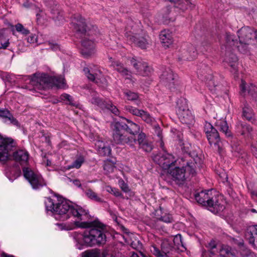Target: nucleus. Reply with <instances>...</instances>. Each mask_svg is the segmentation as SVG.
<instances>
[{"label":"nucleus","mask_w":257,"mask_h":257,"mask_svg":"<svg viewBox=\"0 0 257 257\" xmlns=\"http://www.w3.org/2000/svg\"><path fill=\"white\" fill-rule=\"evenodd\" d=\"M238 41L235 37L230 33L226 34V42L228 45L235 47L241 53L248 52V46L253 41H257V31L248 27H242L237 31Z\"/></svg>","instance_id":"20e7f679"},{"label":"nucleus","mask_w":257,"mask_h":257,"mask_svg":"<svg viewBox=\"0 0 257 257\" xmlns=\"http://www.w3.org/2000/svg\"><path fill=\"white\" fill-rule=\"evenodd\" d=\"M45 203L46 210L53 212L55 218L61 221H65L71 216L79 220H87L90 217L88 210L78 205H72L62 198L49 197Z\"/></svg>","instance_id":"f257e3e1"},{"label":"nucleus","mask_w":257,"mask_h":257,"mask_svg":"<svg viewBox=\"0 0 257 257\" xmlns=\"http://www.w3.org/2000/svg\"><path fill=\"white\" fill-rule=\"evenodd\" d=\"M95 145L100 156L105 157L111 154V150L107 142L98 140L96 141Z\"/></svg>","instance_id":"412c9836"},{"label":"nucleus","mask_w":257,"mask_h":257,"mask_svg":"<svg viewBox=\"0 0 257 257\" xmlns=\"http://www.w3.org/2000/svg\"><path fill=\"white\" fill-rule=\"evenodd\" d=\"M130 39L131 41L134 42L139 47L142 49H146L147 45H148V43L147 40L144 38H142L140 39L136 40V38L134 36H130Z\"/></svg>","instance_id":"e433bc0d"},{"label":"nucleus","mask_w":257,"mask_h":257,"mask_svg":"<svg viewBox=\"0 0 257 257\" xmlns=\"http://www.w3.org/2000/svg\"><path fill=\"white\" fill-rule=\"evenodd\" d=\"M115 162L110 160H106L104 161L103 169L106 174H109L113 172L115 166Z\"/></svg>","instance_id":"72a5a7b5"},{"label":"nucleus","mask_w":257,"mask_h":257,"mask_svg":"<svg viewBox=\"0 0 257 257\" xmlns=\"http://www.w3.org/2000/svg\"><path fill=\"white\" fill-rule=\"evenodd\" d=\"M232 149H233V150L235 151V152H238L240 150V148L238 149L237 147H235V148L234 149V147L233 146H232Z\"/></svg>","instance_id":"69168bd1"},{"label":"nucleus","mask_w":257,"mask_h":257,"mask_svg":"<svg viewBox=\"0 0 257 257\" xmlns=\"http://www.w3.org/2000/svg\"><path fill=\"white\" fill-rule=\"evenodd\" d=\"M198 78L202 81H210L213 79L212 71L210 69L204 64L198 66L197 70Z\"/></svg>","instance_id":"a211bd4d"},{"label":"nucleus","mask_w":257,"mask_h":257,"mask_svg":"<svg viewBox=\"0 0 257 257\" xmlns=\"http://www.w3.org/2000/svg\"><path fill=\"white\" fill-rule=\"evenodd\" d=\"M154 160L164 170H167V172L175 167L177 162L172 154L165 151L163 153H160L155 156Z\"/></svg>","instance_id":"9d476101"},{"label":"nucleus","mask_w":257,"mask_h":257,"mask_svg":"<svg viewBox=\"0 0 257 257\" xmlns=\"http://www.w3.org/2000/svg\"><path fill=\"white\" fill-rule=\"evenodd\" d=\"M11 113L10 111L6 109H0V117L5 119L4 122L7 123V117Z\"/></svg>","instance_id":"09e8293b"},{"label":"nucleus","mask_w":257,"mask_h":257,"mask_svg":"<svg viewBox=\"0 0 257 257\" xmlns=\"http://www.w3.org/2000/svg\"><path fill=\"white\" fill-rule=\"evenodd\" d=\"M251 151L253 153V154L257 157V147H252L251 149Z\"/></svg>","instance_id":"e2e57ef3"},{"label":"nucleus","mask_w":257,"mask_h":257,"mask_svg":"<svg viewBox=\"0 0 257 257\" xmlns=\"http://www.w3.org/2000/svg\"><path fill=\"white\" fill-rule=\"evenodd\" d=\"M108 191L116 197L121 196L122 195L121 193L118 190V189L115 188L110 187V190H108Z\"/></svg>","instance_id":"864d4df0"},{"label":"nucleus","mask_w":257,"mask_h":257,"mask_svg":"<svg viewBox=\"0 0 257 257\" xmlns=\"http://www.w3.org/2000/svg\"><path fill=\"white\" fill-rule=\"evenodd\" d=\"M94 53V43L91 40L84 39L82 41L81 54L85 58L91 56Z\"/></svg>","instance_id":"6ab92c4d"},{"label":"nucleus","mask_w":257,"mask_h":257,"mask_svg":"<svg viewBox=\"0 0 257 257\" xmlns=\"http://www.w3.org/2000/svg\"><path fill=\"white\" fill-rule=\"evenodd\" d=\"M205 246L208 249L210 256L212 257L217 252L216 248L217 243L215 240H211L209 242L207 243Z\"/></svg>","instance_id":"f704fd0d"},{"label":"nucleus","mask_w":257,"mask_h":257,"mask_svg":"<svg viewBox=\"0 0 257 257\" xmlns=\"http://www.w3.org/2000/svg\"><path fill=\"white\" fill-rule=\"evenodd\" d=\"M125 132L122 125V123L119 122L115 123L113 130V141L117 144H127L135 150L136 149V144H138L139 148L146 152H150L152 150L153 148L152 143L147 140L145 133L141 131L136 139L134 137L127 136L125 133Z\"/></svg>","instance_id":"7ed1b4c3"},{"label":"nucleus","mask_w":257,"mask_h":257,"mask_svg":"<svg viewBox=\"0 0 257 257\" xmlns=\"http://www.w3.org/2000/svg\"><path fill=\"white\" fill-rule=\"evenodd\" d=\"M175 7L182 11H185L188 9H193L195 5L191 3V0H185V2L181 1Z\"/></svg>","instance_id":"473e14b6"},{"label":"nucleus","mask_w":257,"mask_h":257,"mask_svg":"<svg viewBox=\"0 0 257 257\" xmlns=\"http://www.w3.org/2000/svg\"><path fill=\"white\" fill-rule=\"evenodd\" d=\"M71 24L78 35L85 34L87 31V25L85 20L79 14H74L71 17Z\"/></svg>","instance_id":"f3484780"},{"label":"nucleus","mask_w":257,"mask_h":257,"mask_svg":"<svg viewBox=\"0 0 257 257\" xmlns=\"http://www.w3.org/2000/svg\"><path fill=\"white\" fill-rule=\"evenodd\" d=\"M225 62H226L231 68V72L234 74H236L237 69V58L236 56L233 53H228L226 54L225 58L224 59Z\"/></svg>","instance_id":"393cba45"},{"label":"nucleus","mask_w":257,"mask_h":257,"mask_svg":"<svg viewBox=\"0 0 257 257\" xmlns=\"http://www.w3.org/2000/svg\"><path fill=\"white\" fill-rule=\"evenodd\" d=\"M132 257H139L137 254H133Z\"/></svg>","instance_id":"774afa93"},{"label":"nucleus","mask_w":257,"mask_h":257,"mask_svg":"<svg viewBox=\"0 0 257 257\" xmlns=\"http://www.w3.org/2000/svg\"><path fill=\"white\" fill-rule=\"evenodd\" d=\"M174 247L168 240H164L161 244V250L155 245L151 247V252L157 257H173V251Z\"/></svg>","instance_id":"4468645a"},{"label":"nucleus","mask_w":257,"mask_h":257,"mask_svg":"<svg viewBox=\"0 0 257 257\" xmlns=\"http://www.w3.org/2000/svg\"><path fill=\"white\" fill-rule=\"evenodd\" d=\"M245 235L249 243L257 248V225L249 227Z\"/></svg>","instance_id":"b1692460"},{"label":"nucleus","mask_w":257,"mask_h":257,"mask_svg":"<svg viewBox=\"0 0 257 257\" xmlns=\"http://www.w3.org/2000/svg\"><path fill=\"white\" fill-rule=\"evenodd\" d=\"M241 93L244 94L246 92V86L245 83L243 80H241V83L240 84Z\"/></svg>","instance_id":"4d7b16f0"},{"label":"nucleus","mask_w":257,"mask_h":257,"mask_svg":"<svg viewBox=\"0 0 257 257\" xmlns=\"http://www.w3.org/2000/svg\"><path fill=\"white\" fill-rule=\"evenodd\" d=\"M12 176H8L9 179L13 181L18 178L21 175V171L20 169H14L11 171Z\"/></svg>","instance_id":"a18cd8bd"},{"label":"nucleus","mask_w":257,"mask_h":257,"mask_svg":"<svg viewBox=\"0 0 257 257\" xmlns=\"http://www.w3.org/2000/svg\"><path fill=\"white\" fill-rule=\"evenodd\" d=\"M170 2L174 3L176 6L181 0H169Z\"/></svg>","instance_id":"0e129e2a"},{"label":"nucleus","mask_w":257,"mask_h":257,"mask_svg":"<svg viewBox=\"0 0 257 257\" xmlns=\"http://www.w3.org/2000/svg\"><path fill=\"white\" fill-rule=\"evenodd\" d=\"M204 132L210 145L217 146L218 150H219L220 149V144L221 142L219 133L217 130L211 123L206 122L204 125Z\"/></svg>","instance_id":"f8f14e48"},{"label":"nucleus","mask_w":257,"mask_h":257,"mask_svg":"<svg viewBox=\"0 0 257 257\" xmlns=\"http://www.w3.org/2000/svg\"><path fill=\"white\" fill-rule=\"evenodd\" d=\"M1 257H15L13 255L8 254L4 252H2L1 255Z\"/></svg>","instance_id":"680f3d73"},{"label":"nucleus","mask_w":257,"mask_h":257,"mask_svg":"<svg viewBox=\"0 0 257 257\" xmlns=\"http://www.w3.org/2000/svg\"><path fill=\"white\" fill-rule=\"evenodd\" d=\"M124 110L132 114L140 117L141 119L148 124L152 125L155 122V118L147 111L138 109L131 105H125Z\"/></svg>","instance_id":"ddd939ff"},{"label":"nucleus","mask_w":257,"mask_h":257,"mask_svg":"<svg viewBox=\"0 0 257 257\" xmlns=\"http://www.w3.org/2000/svg\"><path fill=\"white\" fill-rule=\"evenodd\" d=\"M113 67L123 76H126L127 79H131V72L118 61H114L112 63Z\"/></svg>","instance_id":"cd10ccee"},{"label":"nucleus","mask_w":257,"mask_h":257,"mask_svg":"<svg viewBox=\"0 0 257 257\" xmlns=\"http://www.w3.org/2000/svg\"><path fill=\"white\" fill-rule=\"evenodd\" d=\"M218 175L222 179V181H224V180L227 181V179H228L227 175L224 171H222L221 172H219L218 173Z\"/></svg>","instance_id":"6e6d98bb"},{"label":"nucleus","mask_w":257,"mask_h":257,"mask_svg":"<svg viewBox=\"0 0 257 257\" xmlns=\"http://www.w3.org/2000/svg\"><path fill=\"white\" fill-rule=\"evenodd\" d=\"M15 28L17 32L23 35H27L30 33L29 30L26 29L21 24L18 23L16 25Z\"/></svg>","instance_id":"c03bdc74"},{"label":"nucleus","mask_w":257,"mask_h":257,"mask_svg":"<svg viewBox=\"0 0 257 257\" xmlns=\"http://www.w3.org/2000/svg\"><path fill=\"white\" fill-rule=\"evenodd\" d=\"M85 194L86 196L91 200L98 202H102V199L97 195V193L91 189H87L85 192Z\"/></svg>","instance_id":"4c0bfd02"},{"label":"nucleus","mask_w":257,"mask_h":257,"mask_svg":"<svg viewBox=\"0 0 257 257\" xmlns=\"http://www.w3.org/2000/svg\"><path fill=\"white\" fill-rule=\"evenodd\" d=\"M123 93L128 100L135 101L139 98V95L137 93L130 90L125 91Z\"/></svg>","instance_id":"ea45409f"},{"label":"nucleus","mask_w":257,"mask_h":257,"mask_svg":"<svg viewBox=\"0 0 257 257\" xmlns=\"http://www.w3.org/2000/svg\"><path fill=\"white\" fill-rule=\"evenodd\" d=\"M247 91L256 101H257V87L252 84L247 86Z\"/></svg>","instance_id":"a19ab883"},{"label":"nucleus","mask_w":257,"mask_h":257,"mask_svg":"<svg viewBox=\"0 0 257 257\" xmlns=\"http://www.w3.org/2000/svg\"><path fill=\"white\" fill-rule=\"evenodd\" d=\"M84 162V159L83 157H79L77 158L74 162L72 164L70 168H75L77 169L79 168Z\"/></svg>","instance_id":"de8ad7c7"},{"label":"nucleus","mask_w":257,"mask_h":257,"mask_svg":"<svg viewBox=\"0 0 257 257\" xmlns=\"http://www.w3.org/2000/svg\"><path fill=\"white\" fill-rule=\"evenodd\" d=\"M177 114L182 123L189 124L194 120L191 111L188 109L187 102L185 99H180L177 103Z\"/></svg>","instance_id":"1a4fd4ad"},{"label":"nucleus","mask_w":257,"mask_h":257,"mask_svg":"<svg viewBox=\"0 0 257 257\" xmlns=\"http://www.w3.org/2000/svg\"><path fill=\"white\" fill-rule=\"evenodd\" d=\"M240 254L242 257H255L254 254L247 249H243Z\"/></svg>","instance_id":"3c124183"},{"label":"nucleus","mask_w":257,"mask_h":257,"mask_svg":"<svg viewBox=\"0 0 257 257\" xmlns=\"http://www.w3.org/2000/svg\"><path fill=\"white\" fill-rule=\"evenodd\" d=\"M127 124L122 123V125L123 128L125 129V131L129 133L130 134L132 135L135 138H137L136 137V135H138L141 132L140 131V126L137 123L133 122L131 120L128 119H125Z\"/></svg>","instance_id":"4be33fe9"},{"label":"nucleus","mask_w":257,"mask_h":257,"mask_svg":"<svg viewBox=\"0 0 257 257\" xmlns=\"http://www.w3.org/2000/svg\"><path fill=\"white\" fill-rule=\"evenodd\" d=\"M9 44H10V43L9 42V40H7L4 44H1V46H0V49H6L9 46Z\"/></svg>","instance_id":"bf43d9fd"},{"label":"nucleus","mask_w":257,"mask_h":257,"mask_svg":"<svg viewBox=\"0 0 257 257\" xmlns=\"http://www.w3.org/2000/svg\"><path fill=\"white\" fill-rule=\"evenodd\" d=\"M83 257H104L101 256V252L99 249H92L90 251L85 252Z\"/></svg>","instance_id":"37998d69"},{"label":"nucleus","mask_w":257,"mask_h":257,"mask_svg":"<svg viewBox=\"0 0 257 257\" xmlns=\"http://www.w3.org/2000/svg\"><path fill=\"white\" fill-rule=\"evenodd\" d=\"M161 81L170 89L175 88L177 83V76L172 70L167 68L160 76Z\"/></svg>","instance_id":"dca6fc26"},{"label":"nucleus","mask_w":257,"mask_h":257,"mask_svg":"<svg viewBox=\"0 0 257 257\" xmlns=\"http://www.w3.org/2000/svg\"><path fill=\"white\" fill-rule=\"evenodd\" d=\"M158 220L163 221L165 223H171L173 221L172 216L170 214H165L163 216L158 219Z\"/></svg>","instance_id":"8fccbe9b"},{"label":"nucleus","mask_w":257,"mask_h":257,"mask_svg":"<svg viewBox=\"0 0 257 257\" xmlns=\"http://www.w3.org/2000/svg\"><path fill=\"white\" fill-rule=\"evenodd\" d=\"M60 98L61 100L66 101L67 104H69L72 106H75L76 103L73 101L72 97L70 96L69 94L67 93L62 94Z\"/></svg>","instance_id":"58836bf2"},{"label":"nucleus","mask_w":257,"mask_h":257,"mask_svg":"<svg viewBox=\"0 0 257 257\" xmlns=\"http://www.w3.org/2000/svg\"><path fill=\"white\" fill-rule=\"evenodd\" d=\"M73 183L74 184L78 187H80L81 186V184L80 183V182L78 180H75L73 181Z\"/></svg>","instance_id":"052dcab7"},{"label":"nucleus","mask_w":257,"mask_h":257,"mask_svg":"<svg viewBox=\"0 0 257 257\" xmlns=\"http://www.w3.org/2000/svg\"><path fill=\"white\" fill-rule=\"evenodd\" d=\"M173 242L175 245L174 248H176L180 251H184L186 250V248L182 242V236L180 234L175 236Z\"/></svg>","instance_id":"7c9ffc66"},{"label":"nucleus","mask_w":257,"mask_h":257,"mask_svg":"<svg viewBox=\"0 0 257 257\" xmlns=\"http://www.w3.org/2000/svg\"><path fill=\"white\" fill-rule=\"evenodd\" d=\"M103 108H107L110 110L112 113L116 115L119 114V110L118 108L115 106L113 105L110 101H106L105 105H104Z\"/></svg>","instance_id":"79ce46f5"},{"label":"nucleus","mask_w":257,"mask_h":257,"mask_svg":"<svg viewBox=\"0 0 257 257\" xmlns=\"http://www.w3.org/2000/svg\"><path fill=\"white\" fill-rule=\"evenodd\" d=\"M49 44L51 49L53 50H56L59 49V46L57 44H53L52 43H49Z\"/></svg>","instance_id":"13d9d810"},{"label":"nucleus","mask_w":257,"mask_h":257,"mask_svg":"<svg viewBox=\"0 0 257 257\" xmlns=\"http://www.w3.org/2000/svg\"><path fill=\"white\" fill-rule=\"evenodd\" d=\"M7 123H9L12 125L20 127L19 121L15 118L13 114L11 113L7 117Z\"/></svg>","instance_id":"49530a36"},{"label":"nucleus","mask_w":257,"mask_h":257,"mask_svg":"<svg viewBox=\"0 0 257 257\" xmlns=\"http://www.w3.org/2000/svg\"><path fill=\"white\" fill-rule=\"evenodd\" d=\"M31 84L35 90H46L54 86L64 88L65 79L61 77L50 76L47 74H35L30 80Z\"/></svg>","instance_id":"423d86ee"},{"label":"nucleus","mask_w":257,"mask_h":257,"mask_svg":"<svg viewBox=\"0 0 257 257\" xmlns=\"http://www.w3.org/2000/svg\"><path fill=\"white\" fill-rule=\"evenodd\" d=\"M160 39L165 47H169L173 43V38L169 30H164L160 34Z\"/></svg>","instance_id":"a878e982"},{"label":"nucleus","mask_w":257,"mask_h":257,"mask_svg":"<svg viewBox=\"0 0 257 257\" xmlns=\"http://www.w3.org/2000/svg\"><path fill=\"white\" fill-rule=\"evenodd\" d=\"M161 146L162 148L164 150V143L163 142H161Z\"/></svg>","instance_id":"338daca9"},{"label":"nucleus","mask_w":257,"mask_h":257,"mask_svg":"<svg viewBox=\"0 0 257 257\" xmlns=\"http://www.w3.org/2000/svg\"><path fill=\"white\" fill-rule=\"evenodd\" d=\"M75 224L78 227L86 228L83 233H75L74 239L81 245L93 246L95 245H102L106 242V235L103 231L102 225L99 222L75 221Z\"/></svg>","instance_id":"f03ea898"},{"label":"nucleus","mask_w":257,"mask_h":257,"mask_svg":"<svg viewBox=\"0 0 257 257\" xmlns=\"http://www.w3.org/2000/svg\"><path fill=\"white\" fill-rule=\"evenodd\" d=\"M194 164L187 163L185 167L180 168L179 167H174L168 171V173L172 176L173 179L177 184H182L186 180V174L189 172V174L194 175L195 174V171L194 168Z\"/></svg>","instance_id":"0eeeda50"},{"label":"nucleus","mask_w":257,"mask_h":257,"mask_svg":"<svg viewBox=\"0 0 257 257\" xmlns=\"http://www.w3.org/2000/svg\"><path fill=\"white\" fill-rule=\"evenodd\" d=\"M14 160L21 166H26L28 164L29 158L28 152L24 150H19L13 153Z\"/></svg>","instance_id":"aec40b11"},{"label":"nucleus","mask_w":257,"mask_h":257,"mask_svg":"<svg viewBox=\"0 0 257 257\" xmlns=\"http://www.w3.org/2000/svg\"><path fill=\"white\" fill-rule=\"evenodd\" d=\"M119 184L121 189L123 192L127 193L130 191L128 185L125 184L123 180L119 181Z\"/></svg>","instance_id":"603ef678"},{"label":"nucleus","mask_w":257,"mask_h":257,"mask_svg":"<svg viewBox=\"0 0 257 257\" xmlns=\"http://www.w3.org/2000/svg\"><path fill=\"white\" fill-rule=\"evenodd\" d=\"M90 101L92 104H95L102 108H103L106 102V101H103L98 96V94L95 92H93L92 94V98Z\"/></svg>","instance_id":"c9c22d12"},{"label":"nucleus","mask_w":257,"mask_h":257,"mask_svg":"<svg viewBox=\"0 0 257 257\" xmlns=\"http://www.w3.org/2000/svg\"><path fill=\"white\" fill-rule=\"evenodd\" d=\"M131 64L136 69L137 73L143 76H149L153 72V69L149 64L144 61H137L133 59L131 60Z\"/></svg>","instance_id":"2eb2a0df"},{"label":"nucleus","mask_w":257,"mask_h":257,"mask_svg":"<svg viewBox=\"0 0 257 257\" xmlns=\"http://www.w3.org/2000/svg\"><path fill=\"white\" fill-rule=\"evenodd\" d=\"M252 131V127L248 124L241 122H238L236 124V131L241 135L250 133Z\"/></svg>","instance_id":"c85d7f7f"},{"label":"nucleus","mask_w":257,"mask_h":257,"mask_svg":"<svg viewBox=\"0 0 257 257\" xmlns=\"http://www.w3.org/2000/svg\"><path fill=\"white\" fill-rule=\"evenodd\" d=\"M215 126L220 131L223 133L227 137L232 136L231 132L229 129L226 121L224 119L218 120L215 122Z\"/></svg>","instance_id":"bb28decb"},{"label":"nucleus","mask_w":257,"mask_h":257,"mask_svg":"<svg viewBox=\"0 0 257 257\" xmlns=\"http://www.w3.org/2000/svg\"><path fill=\"white\" fill-rule=\"evenodd\" d=\"M242 116L248 121L253 120L254 114L251 108L246 103L242 108Z\"/></svg>","instance_id":"c756f323"},{"label":"nucleus","mask_w":257,"mask_h":257,"mask_svg":"<svg viewBox=\"0 0 257 257\" xmlns=\"http://www.w3.org/2000/svg\"><path fill=\"white\" fill-rule=\"evenodd\" d=\"M16 145L15 140L0 133V161H6L9 157L10 152Z\"/></svg>","instance_id":"9b49d317"},{"label":"nucleus","mask_w":257,"mask_h":257,"mask_svg":"<svg viewBox=\"0 0 257 257\" xmlns=\"http://www.w3.org/2000/svg\"><path fill=\"white\" fill-rule=\"evenodd\" d=\"M195 198L198 203L207 207L214 213L222 211L225 208L221 197L212 190L201 191L195 195Z\"/></svg>","instance_id":"39448f33"},{"label":"nucleus","mask_w":257,"mask_h":257,"mask_svg":"<svg viewBox=\"0 0 257 257\" xmlns=\"http://www.w3.org/2000/svg\"><path fill=\"white\" fill-rule=\"evenodd\" d=\"M184 54L183 56V59L190 61L197 57V53L196 48L193 46L190 45L187 52L185 53Z\"/></svg>","instance_id":"2f4dec72"},{"label":"nucleus","mask_w":257,"mask_h":257,"mask_svg":"<svg viewBox=\"0 0 257 257\" xmlns=\"http://www.w3.org/2000/svg\"><path fill=\"white\" fill-rule=\"evenodd\" d=\"M27 42L30 44H34L37 42V38L35 35H31L27 38Z\"/></svg>","instance_id":"5fc2aeb1"},{"label":"nucleus","mask_w":257,"mask_h":257,"mask_svg":"<svg viewBox=\"0 0 257 257\" xmlns=\"http://www.w3.org/2000/svg\"><path fill=\"white\" fill-rule=\"evenodd\" d=\"M22 170L24 177L34 189H39L46 185V183L42 176L40 174L35 172L31 168L23 167Z\"/></svg>","instance_id":"6e6552de"},{"label":"nucleus","mask_w":257,"mask_h":257,"mask_svg":"<svg viewBox=\"0 0 257 257\" xmlns=\"http://www.w3.org/2000/svg\"><path fill=\"white\" fill-rule=\"evenodd\" d=\"M84 72L88 78V79L95 83H97L99 85H101L100 82H102V85L103 86L106 84L105 79L102 77V80H101V73L99 71H98V72L99 73L98 74L97 73H92V72H91L89 68H84L83 69Z\"/></svg>","instance_id":"5701e85b"}]
</instances>
